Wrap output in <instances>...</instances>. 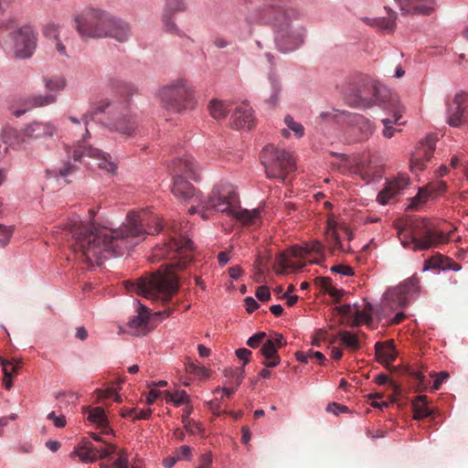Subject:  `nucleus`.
Instances as JSON below:
<instances>
[{
	"label": "nucleus",
	"mask_w": 468,
	"mask_h": 468,
	"mask_svg": "<svg viewBox=\"0 0 468 468\" xmlns=\"http://www.w3.org/2000/svg\"><path fill=\"white\" fill-rule=\"evenodd\" d=\"M144 221L140 214L129 212L126 221L119 228L95 227L75 216L62 223L58 232L65 236L74 251L82 254L88 264L101 266L108 259L122 256L145 235L157 234L163 229L160 218H154V225L147 229Z\"/></svg>",
	"instance_id": "nucleus-1"
},
{
	"label": "nucleus",
	"mask_w": 468,
	"mask_h": 468,
	"mask_svg": "<svg viewBox=\"0 0 468 468\" xmlns=\"http://www.w3.org/2000/svg\"><path fill=\"white\" fill-rule=\"evenodd\" d=\"M298 16L299 13L293 8L269 5L253 8L245 15V28L240 37H250L255 26L271 25L275 29L274 40L278 49L283 53L293 51L303 44L304 37L303 27L292 25V20Z\"/></svg>",
	"instance_id": "nucleus-2"
},
{
	"label": "nucleus",
	"mask_w": 468,
	"mask_h": 468,
	"mask_svg": "<svg viewBox=\"0 0 468 468\" xmlns=\"http://www.w3.org/2000/svg\"><path fill=\"white\" fill-rule=\"evenodd\" d=\"M73 22L81 39L110 37L125 42L131 36L126 22L102 9L86 8L73 17Z\"/></svg>",
	"instance_id": "nucleus-3"
},
{
	"label": "nucleus",
	"mask_w": 468,
	"mask_h": 468,
	"mask_svg": "<svg viewBox=\"0 0 468 468\" xmlns=\"http://www.w3.org/2000/svg\"><path fill=\"white\" fill-rule=\"evenodd\" d=\"M169 168L171 173L175 175L172 186L173 195L185 202L192 198H197L200 194L183 176L185 175L194 181L200 179V169L193 156L184 154L181 157H176L172 161Z\"/></svg>",
	"instance_id": "nucleus-4"
},
{
	"label": "nucleus",
	"mask_w": 468,
	"mask_h": 468,
	"mask_svg": "<svg viewBox=\"0 0 468 468\" xmlns=\"http://www.w3.org/2000/svg\"><path fill=\"white\" fill-rule=\"evenodd\" d=\"M157 96L168 111L180 113L197 105L195 89L185 78H177L159 89Z\"/></svg>",
	"instance_id": "nucleus-5"
},
{
	"label": "nucleus",
	"mask_w": 468,
	"mask_h": 468,
	"mask_svg": "<svg viewBox=\"0 0 468 468\" xmlns=\"http://www.w3.org/2000/svg\"><path fill=\"white\" fill-rule=\"evenodd\" d=\"M261 162L264 166L267 177L277 179L280 182H284L287 176L296 170V162L292 155L273 144L263 147Z\"/></svg>",
	"instance_id": "nucleus-6"
},
{
	"label": "nucleus",
	"mask_w": 468,
	"mask_h": 468,
	"mask_svg": "<svg viewBox=\"0 0 468 468\" xmlns=\"http://www.w3.org/2000/svg\"><path fill=\"white\" fill-rule=\"evenodd\" d=\"M177 279L174 275H153L148 280L141 279L136 284L138 294L153 302H168L177 292Z\"/></svg>",
	"instance_id": "nucleus-7"
},
{
	"label": "nucleus",
	"mask_w": 468,
	"mask_h": 468,
	"mask_svg": "<svg viewBox=\"0 0 468 468\" xmlns=\"http://www.w3.org/2000/svg\"><path fill=\"white\" fill-rule=\"evenodd\" d=\"M238 203L239 196L236 187L231 183L221 180L212 188L211 193L206 198V204L201 205V218H207L210 210L229 215Z\"/></svg>",
	"instance_id": "nucleus-8"
},
{
	"label": "nucleus",
	"mask_w": 468,
	"mask_h": 468,
	"mask_svg": "<svg viewBox=\"0 0 468 468\" xmlns=\"http://www.w3.org/2000/svg\"><path fill=\"white\" fill-rule=\"evenodd\" d=\"M379 93L380 90L376 82L363 80L351 83L345 91V97L348 105L353 108L369 109L384 102Z\"/></svg>",
	"instance_id": "nucleus-9"
},
{
	"label": "nucleus",
	"mask_w": 468,
	"mask_h": 468,
	"mask_svg": "<svg viewBox=\"0 0 468 468\" xmlns=\"http://www.w3.org/2000/svg\"><path fill=\"white\" fill-rule=\"evenodd\" d=\"M420 292V279L417 274L406 279L398 286L388 289L383 294V303L395 309L406 307L411 299Z\"/></svg>",
	"instance_id": "nucleus-10"
},
{
	"label": "nucleus",
	"mask_w": 468,
	"mask_h": 468,
	"mask_svg": "<svg viewBox=\"0 0 468 468\" xmlns=\"http://www.w3.org/2000/svg\"><path fill=\"white\" fill-rule=\"evenodd\" d=\"M14 42L15 57L20 59L31 58L37 48V32L31 26H23L9 34Z\"/></svg>",
	"instance_id": "nucleus-11"
},
{
	"label": "nucleus",
	"mask_w": 468,
	"mask_h": 468,
	"mask_svg": "<svg viewBox=\"0 0 468 468\" xmlns=\"http://www.w3.org/2000/svg\"><path fill=\"white\" fill-rule=\"evenodd\" d=\"M424 230L419 233L420 237L410 234L409 237L401 239V245L406 249H411L413 251L427 250L445 239L442 232H436L428 228V221L423 220Z\"/></svg>",
	"instance_id": "nucleus-12"
},
{
	"label": "nucleus",
	"mask_w": 468,
	"mask_h": 468,
	"mask_svg": "<svg viewBox=\"0 0 468 468\" xmlns=\"http://www.w3.org/2000/svg\"><path fill=\"white\" fill-rule=\"evenodd\" d=\"M446 122L452 127H460L468 122V93L457 92L452 104L447 105Z\"/></svg>",
	"instance_id": "nucleus-13"
},
{
	"label": "nucleus",
	"mask_w": 468,
	"mask_h": 468,
	"mask_svg": "<svg viewBox=\"0 0 468 468\" xmlns=\"http://www.w3.org/2000/svg\"><path fill=\"white\" fill-rule=\"evenodd\" d=\"M85 156L97 160L100 168L112 175L116 173L117 165L111 160V156L108 153L91 146H80L72 152V157L75 161H81Z\"/></svg>",
	"instance_id": "nucleus-14"
},
{
	"label": "nucleus",
	"mask_w": 468,
	"mask_h": 468,
	"mask_svg": "<svg viewBox=\"0 0 468 468\" xmlns=\"http://www.w3.org/2000/svg\"><path fill=\"white\" fill-rule=\"evenodd\" d=\"M435 147L436 142L431 136L426 137L420 143L410 158V170L412 173H418L425 169L426 163L432 156Z\"/></svg>",
	"instance_id": "nucleus-15"
},
{
	"label": "nucleus",
	"mask_w": 468,
	"mask_h": 468,
	"mask_svg": "<svg viewBox=\"0 0 468 468\" xmlns=\"http://www.w3.org/2000/svg\"><path fill=\"white\" fill-rule=\"evenodd\" d=\"M410 184V177L407 175H399L393 180L388 181L386 186L378 193L377 200L380 205H388L392 198L401 193Z\"/></svg>",
	"instance_id": "nucleus-16"
},
{
	"label": "nucleus",
	"mask_w": 468,
	"mask_h": 468,
	"mask_svg": "<svg viewBox=\"0 0 468 468\" xmlns=\"http://www.w3.org/2000/svg\"><path fill=\"white\" fill-rule=\"evenodd\" d=\"M57 95L54 93L46 94H30L21 100V104L25 106L24 109L16 110L13 114L16 117H20L27 111L35 108L46 107L57 101Z\"/></svg>",
	"instance_id": "nucleus-17"
},
{
	"label": "nucleus",
	"mask_w": 468,
	"mask_h": 468,
	"mask_svg": "<svg viewBox=\"0 0 468 468\" xmlns=\"http://www.w3.org/2000/svg\"><path fill=\"white\" fill-rule=\"evenodd\" d=\"M403 14L430 16L436 7V0H396Z\"/></svg>",
	"instance_id": "nucleus-18"
},
{
	"label": "nucleus",
	"mask_w": 468,
	"mask_h": 468,
	"mask_svg": "<svg viewBox=\"0 0 468 468\" xmlns=\"http://www.w3.org/2000/svg\"><path fill=\"white\" fill-rule=\"evenodd\" d=\"M431 270L459 271L462 270V265L454 262L449 257L437 253L424 261L422 271L425 272Z\"/></svg>",
	"instance_id": "nucleus-19"
},
{
	"label": "nucleus",
	"mask_w": 468,
	"mask_h": 468,
	"mask_svg": "<svg viewBox=\"0 0 468 468\" xmlns=\"http://www.w3.org/2000/svg\"><path fill=\"white\" fill-rule=\"evenodd\" d=\"M254 122V115L252 108L247 104L242 103L236 107L231 115V126L236 129H251Z\"/></svg>",
	"instance_id": "nucleus-20"
},
{
	"label": "nucleus",
	"mask_w": 468,
	"mask_h": 468,
	"mask_svg": "<svg viewBox=\"0 0 468 468\" xmlns=\"http://www.w3.org/2000/svg\"><path fill=\"white\" fill-rule=\"evenodd\" d=\"M137 125L138 122L136 116L132 114H123L106 124L110 131L116 132L126 136L133 135L137 129Z\"/></svg>",
	"instance_id": "nucleus-21"
},
{
	"label": "nucleus",
	"mask_w": 468,
	"mask_h": 468,
	"mask_svg": "<svg viewBox=\"0 0 468 468\" xmlns=\"http://www.w3.org/2000/svg\"><path fill=\"white\" fill-rule=\"evenodd\" d=\"M346 119L349 124L356 127L362 140H367L375 132L376 126L373 122L359 113L346 112Z\"/></svg>",
	"instance_id": "nucleus-22"
},
{
	"label": "nucleus",
	"mask_w": 468,
	"mask_h": 468,
	"mask_svg": "<svg viewBox=\"0 0 468 468\" xmlns=\"http://www.w3.org/2000/svg\"><path fill=\"white\" fill-rule=\"evenodd\" d=\"M56 132V127L49 122H33L25 130V135L32 138L51 137Z\"/></svg>",
	"instance_id": "nucleus-23"
},
{
	"label": "nucleus",
	"mask_w": 468,
	"mask_h": 468,
	"mask_svg": "<svg viewBox=\"0 0 468 468\" xmlns=\"http://www.w3.org/2000/svg\"><path fill=\"white\" fill-rule=\"evenodd\" d=\"M137 305V314L133 315L128 322L127 325L133 331L134 334L144 330L149 321L150 313L148 308L140 303L139 300H134Z\"/></svg>",
	"instance_id": "nucleus-24"
},
{
	"label": "nucleus",
	"mask_w": 468,
	"mask_h": 468,
	"mask_svg": "<svg viewBox=\"0 0 468 468\" xmlns=\"http://www.w3.org/2000/svg\"><path fill=\"white\" fill-rule=\"evenodd\" d=\"M375 352L378 360L386 365L392 363L397 356L393 341H388L386 343L377 342L375 344Z\"/></svg>",
	"instance_id": "nucleus-25"
},
{
	"label": "nucleus",
	"mask_w": 468,
	"mask_h": 468,
	"mask_svg": "<svg viewBox=\"0 0 468 468\" xmlns=\"http://www.w3.org/2000/svg\"><path fill=\"white\" fill-rule=\"evenodd\" d=\"M111 106H112V103L109 101H107V100L101 101L99 103V105L92 107L82 116L81 121L84 122V124L86 126V133L83 137L84 139L90 137V132L88 130V125H89L90 122L94 121L98 114L105 112L106 110L108 108H110Z\"/></svg>",
	"instance_id": "nucleus-26"
},
{
	"label": "nucleus",
	"mask_w": 468,
	"mask_h": 468,
	"mask_svg": "<svg viewBox=\"0 0 468 468\" xmlns=\"http://www.w3.org/2000/svg\"><path fill=\"white\" fill-rule=\"evenodd\" d=\"M230 107V102L219 100H212L208 104L209 113L215 120L224 119L229 112Z\"/></svg>",
	"instance_id": "nucleus-27"
},
{
	"label": "nucleus",
	"mask_w": 468,
	"mask_h": 468,
	"mask_svg": "<svg viewBox=\"0 0 468 468\" xmlns=\"http://www.w3.org/2000/svg\"><path fill=\"white\" fill-rule=\"evenodd\" d=\"M387 16L377 17L376 28L383 33H390L396 27L397 14L391 9L386 7Z\"/></svg>",
	"instance_id": "nucleus-28"
},
{
	"label": "nucleus",
	"mask_w": 468,
	"mask_h": 468,
	"mask_svg": "<svg viewBox=\"0 0 468 468\" xmlns=\"http://www.w3.org/2000/svg\"><path fill=\"white\" fill-rule=\"evenodd\" d=\"M260 215V209L254 208L251 210L249 209H241L237 207V205L233 207V209L229 212V216H231L245 224H249L252 222L255 218H257Z\"/></svg>",
	"instance_id": "nucleus-29"
},
{
	"label": "nucleus",
	"mask_w": 468,
	"mask_h": 468,
	"mask_svg": "<svg viewBox=\"0 0 468 468\" xmlns=\"http://www.w3.org/2000/svg\"><path fill=\"white\" fill-rule=\"evenodd\" d=\"M269 81L271 84V95L266 102L270 107H275L280 101L282 86L279 79L273 73L270 74Z\"/></svg>",
	"instance_id": "nucleus-30"
},
{
	"label": "nucleus",
	"mask_w": 468,
	"mask_h": 468,
	"mask_svg": "<svg viewBox=\"0 0 468 468\" xmlns=\"http://www.w3.org/2000/svg\"><path fill=\"white\" fill-rule=\"evenodd\" d=\"M87 420L100 428H105L108 425L105 411L101 407L89 408Z\"/></svg>",
	"instance_id": "nucleus-31"
},
{
	"label": "nucleus",
	"mask_w": 468,
	"mask_h": 468,
	"mask_svg": "<svg viewBox=\"0 0 468 468\" xmlns=\"http://www.w3.org/2000/svg\"><path fill=\"white\" fill-rule=\"evenodd\" d=\"M1 136L3 142L10 146L19 144L22 142L19 132L8 125L3 128Z\"/></svg>",
	"instance_id": "nucleus-32"
},
{
	"label": "nucleus",
	"mask_w": 468,
	"mask_h": 468,
	"mask_svg": "<svg viewBox=\"0 0 468 468\" xmlns=\"http://www.w3.org/2000/svg\"><path fill=\"white\" fill-rule=\"evenodd\" d=\"M427 398L424 395L416 397L413 401L415 419H421L431 414V410L427 407Z\"/></svg>",
	"instance_id": "nucleus-33"
},
{
	"label": "nucleus",
	"mask_w": 468,
	"mask_h": 468,
	"mask_svg": "<svg viewBox=\"0 0 468 468\" xmlns=\"http://www.w3.org/2000/svg\"><path fill=\"white\" fill-rule=\"evenodd\" d=\"M165 399L167 402H173L176 407H179L182 404H187L189 402L188 395L186 390H176V391H164Z\"/></svg>",
	"instance_id": "nucleus-34"
},
{
	"label": "nucleus",
	"mask_w": 468,
	"mask_h": 468,
	"mask_svg": "<svg viewBox=\"0 0 468 468\" xmlns=\"http://www.w3.org/2000/svg\"><path fill=\"white\" fill-rule=\"evenodd\" d=\"M85 449H88L91 453L92 457H94V462L98 459H103L111 455L115 451V447L112 444H109L107 447H96L91 443H87L84 446Z\"/></svg>",
	"instance_id": "nucleus-35"
},
{
	"label": "nucleus",
	"mask_w": 468,
	"mask_h": 468,
	"mask_svg": "<svg viewBox=\"0 0 468 468\" xmlns=\"http://www.w3.org/2000/svg\"><path fill=\"white\" fill-rule=\"evenodd\" d=\"M339 339L342 345L351 350H356L359 348V340L357 335L349 331H343L339 333Z\"/></svg>",
	"instance_id": "nucleus-36"
},
{
	"label": "nucleus",
	"mask_w": 468,
	"mask_h": 468,
	"mask_svg": "<svg viewBox=\"0 0 468 468\" xmlns=\"http://www.w3.org/2000/svg\"><path fill=\"white\" fill-rule=\"evenodd\" d=\"M45 88L50 91H60L66 87V80L61 76L44 79Z\"/></svg>",
	"instance_id": "nucleus-37"
},
{
	"label": "nucleus",
	"mask_w": 468,
	"mask_h": 468,
	"mask_svg": "<svg viewBox=\"0 0 468 468\" xmlns=\"http://www.w3.org/2000/svg\"><path fill=\"white\" fill-rule=\"evenodd\" d=\"M295 357L298 361L302 363H307L308 360L313 357H315L320 364H324V362L325 361V356L322 352L314 351L311 349L307 352L297 351L295 353Z\"/></svg>",
	"instance_id": "nucleus-38"
},
{
	"label": "nucleus",
	"mask_w": 468,
	"mask_h": 468,
	"mask_svg": "<svg viewBox=\"0 0 468 468\" xmlns=\"http://www.w3.org/2000/svg\"><path fill=\"white\" fill-rule=\"evenodd\" d=\"M372 304L367 303L363 310H358L355 314V324L359 325L362 323L367 324L372 322Z\"/></svg>",
	"instance_id": "nucleus-39"
},
{
	"label": "nucleus",
	"mask_w": 468,
	"mask_h": 468,
	"mask_svg": "<svg viewBox=\"0 0 468 468\" xmlns=\"http://www.w3.org/2000/svg\"><path fill=\"white\" fill-rule=\"evenodd\" d=\"M56 399L58 400L60 407H68L75 404L79 399L78 394L72 391H60L57 393Z\"/></svg>",
	"instance_id": "nucleus-40"
},
{
	"label": "nucleus",
	"mask_w": 468,
	"mask_h": 468,
	"mask_svg": "<svg viewBox=\"0 0 468 468\" xmlns=\"http://www.w3.org/2000/svg\"><path fill=\"white\" fill-rule=\"evenodd\" d=\"M245 370L244 367L229 369L226 371V377L229 378V383L233 384V387L238 389V388L242 383L244 378Z\"/></svg>",
	"instance_id": "nucleus-41"
},
{
	"label": "nucleus",
	"mask_w": 468,
	"mask_h": 468,
	"mask_svg": "<svg viewBox=\"0 0 468 468\" xmlns=\"http://www.w3.org/2000/svg\"><path fill=\"white\" fill-rule=\"evenodd\" d=\"M162 21L165 27V30L168 33L175 34L177 37H184L185 33L176 26L173 21L171 15L164 14Z\"/></svg>",
	"instance_id": "nucleus-42"
},
{
	"label": "nucleus",
	"mask_w": 468,
	"mask_h": 468,
	"mask_svg": "<svg viewBox=\"0 0 468 468\" xmlns=\"http://www.w3.org/2000/svg\"><path fill=\"white\" fill-rule=\"evenodd\" d=\"M381 122L384 125L382 134L385 138L390 139L396 134V133L401 131L400 129H397L394 127V125L398 123V119L385 118L381 120Z\"/></svg>",
	"instance_id": "nucleus-43"
},
{
	"label": "nucleus",
	"mask_w": 468,
	"mask_h": 468,
	"mask_svg": "<svg viewBox=\"0 0 468 468\" xmlns=\"http://www.w3.org/2000/svg\"><path fill=\"white\" fill-rule=\"evenodd\" d=\"M284 123L286 124L288 129H290L291 131H292L294 133V135L297 138H302L304 135V128H303V124L295 122L294 119L292 118V116H291L289 114L286 115L284 117Z\"/></svg>",
	"instance_id": "nucleus-44"
},
{
	"label": "nucleus",
	"mask_w": 468,
	"mask_h": 468,
	"mask_svg": "<svg viewBox=\"0 0 468 468\" xmlns=\"http://www.w3.org/2000/svg\"><path fill=\"white\" fill-rule=\"evenodd\" d=\"M186 9L183 0H166L165 9L164 14H174L182 12Z\"/></svg>",
	"instance_id": "nucleus-45"
},
{
	"label": "nucleus",
	"mask_w": 468,
	"mask_h": 468,
	"mask_svg": "<svg viewBox=\"0 0 468 468\" xmlns=\"http://www.w3.org/2000/svg\"><path fill=\"white\" fill-rule=\"evenodd\" d=\"M14 229L12 226L0 224V249L5 248L10 241Z\"/></svg>",
	"instance_id": "nucleus-46"
},
{
	"label": "nucleus",
	"mask_w": 468,
	"mask_h": 468,
	"mask_svg": "<svg viewBox=\"0 0 468 468\" xmlns=\"http://www.w3.org/2000/svg\"><path fill=\"white\" fill-rule=\"evenodd\" d=\"M173 248H175L177 250H193L194 243L193 241L184 236H181L179 239H173Z\"/></svg>",
	"instance_id": "nucleus-47"
},
{
	"label": "nucleus",
	"mask_w": 468,
	"mask_h": 468,
	"mask_svg": "<svg viewBox=\"0 0 468 468\" xmlns=\"http://www.w3.org/2000/svg\"><path fill=\"white\" fill-rule=\"evenodd\" d=\"M0 361L3 366L4 379L3 384L5 388L9 390L13 387L12 373L7 369V366L11 365L8 360L4 359L0 356Z\"/></svg>",
	"instance_id": "nucleus-48"
},
{
	"label": "nucleus",
	"mask_w": 468,
	"mask_h": 468,
	"mask_svg": "<svg viewBox=\"0 0 468 468\" xmlns=\"http://www.w3.org/2000/svg\"><path fill=\"white\" fill-rule=\"evenodd\" d=\"M322 244L319 241H314L310 247L303 249V248H295L293 254L296 257H302L303 254L308 252H320L322 250Z\"/></svg>",
	"instance_id": "nucleus-49"
},
{
	"label": "nucleus",
	"mask_w": 468,
	"mask_h": 468,
	"mask_svg": "<svg viewBox=\"0 0 468 468\" xmlns=\"http://www.w3.org/2000/svg\"><path fill=\"white\" fill-rule=\"evenodd\" d=\"M261 354L266 359H271V357L278 356V349L273 346L272 342L267 340L263 343L261 348Z\"/></svg>",
	"instance_id": "nucleus-50"
},
{
	"label": "nucleus",
	"mask_w": 468,
	"mask_h": 468,
	"mask_svg": "<svg viewBox=\"0 0 468 468\" xmlns=\"http://www.w3.org/2000/svg\"><path fill=\"white\" fill-rule=\"evenodd\" d=\"M101 468H110L109 464L101 463ZM112 468H129L128 457L123 453L120 452L118 458L112 464Z\"/></svg>",
	"instance_id": "nucleus-51"
},
{
	"label": "nucleus",
	"mask_w": 468,
	"mask_h": 468,
	"mask_svg": "<svg viewBox=\"0 0 468 468\" xmlns=\"http://www.w3.org/2000/svg\"><path fill=\"white\" fill-rule=\"evenodd\" d=\"M186 371L190 374H194L198 377H207L208 370L194 362H188L186 364Z\"/></svg>",
	"instance_id": "nucleus-52"
},
{
	"label": "nucleus",
	"mask_w": 468,
	"mask_h": 468,
	"mask_svg": "<svg viewBox=\"0 0 468 468\" xmlns=\"http://www.w3.org/2000/svg\"><path fill=\"white\" fill-rule=\"evenodd\" d=\"M265 337H266L265 332H258V333L254 334L253 335H251L247 340L246 344H247V346H249L251 348H257L263 342Z\"/></svg>",
	"instance_id": "nucleus-53"
},
{
	"label": "nucleus",
	"mask_w": 468,
	"mask_h": 468,
	"mask_svg": "<svg viewBox=\"0 0 468 468\" xmlns=\"http://www.w3.org/2000/svg\"><path fill=\"white\" fill-rule=\"evenodd\" d=\"M58 33H59V27H58V25H57L55 23L48 24L43 29V34L45 37H49V38H54L56 40L58 37Z\"/></svg>",
	"instance_id": "nucleus-54"
},
{
	"label": "nucleus",
	"mask_w": 468,
	"mask_h": 468,
	"mask_svg": "<svg viewBox=\"0 0 468 468\" xmlns=\"http://www.w3.org/2000/svg\"><path fill=\"white\" fill-rule=\"evenodd\" d=\"M328 239L334 250H344L339 234L335 229L328 231Z\"/></svg>",
	"instance_id": "nucleus-55"
},
{
	"label": "nucleus",
	"mask_w": 468,
	"mask_h": 468,
	"mask_svg": "<svg viewBox=\"0 0 468 468\" xmlns=\"http://www.w3.org/2000/svg\"><path fill=\"white\" fill-rule=\"evenodd\" d=\"M71 454L78 456L80 458V460L82 463H90L94 462V457H92V455L90 452V451L88 449H85V448H84V451H79V450L75 449L71 452Z\"/></svg>",
	"instance_id": "nucleus-56"
},
{
	"label": "nucleus",
	"mask_w": 468,
	"mask_h": 468,
	"mask_svg": "<svg viewBox=\"0 0 468 468\" xmlns=\"http://www.w3.org/2000/svg\"><path fill=\"white\" fill-rule=\"evenodd\" d=\"M331 271L341 274L343 276H353L354 275L353 269L350 266L345 265V264L334 265L331 268Z\"/></svg>",
	"instance_id": "nucleus-57"
},
{
	"label": "nucleus",
	"mask_w": 468,
	"mask_h": 468,
	"mask_svg": "<svg viewBox=\"0 0 468 468\" xmlns=\"http://www.w3.org/2000/svg\"><path fill=\"white\" fill-rule=\"evenodd\" d=\"M48 420H52L53 424L57 428H63L66 426V419L64 415L57 416L55 411H51L48 414Z\"/></svg>",
	"instance_id": "nucleus-58"
},
{
	"label": "nucleus",
	"mask_w": 468,
	"mask_h": 468,
	"mask_svg": "<svg viewBox=\"0 0 468 468\" xmlns=\"http://www.w3.org/2000/svg\"><path fill=\"white\" fill-rule=\"evenodd\" d=\"M255 296L261 302H267L271 299V292L266 285L258 287Z\"/></svg>",
	"instance_id": "nucleus-59"
},
{
	"label": "nucleus",
	"mask_w": 468,
	"mask_h": 468,
	"mask_svg": "<svg viewBox=\"0 0 468 468\" xmlns=\"http://www.w3.org/2000/svg\"><path fill=\"white\" fill-rule=\"evenodd\" d=\"M325 410H326L327 412H332L335 415H339L340 413L347 412L348 411V408L346 406L340 405V404H338L336 402L329 403L326 406Z\"/></svg>",
	"instance_id": "nucleus-60"
},
{
	"label": "nucleus",
	"mask_w": 468,
	"mask_h": 468,
	"mask_svg": "<svg viewBox=\"0 0 468 468\" xmlns=\"http://www.w3.org/2000/svg\"><path fill=\"white\" fill-rule=\"evenodd\" d=\"M235 354L239 359L243 361V366H245L246 364L249 363L250 356L252 354V352L245 347H240L235 351Z\"/></svg>",
	"instance_id": "nucleus-61"
},
{
	"label": "nucleus",
	"mask_w": 468,
	"mask_h": 468,
	"mask_svg": "<svg viewBox=\"0 0 468 468\" xmlns=\"http://www.w3.org/2000/svg\"><path fill=\"white\" fill-rule=\"evenodd\" d=\"M450 377L449 373L447 371H441L440 373L436 374L435 379L433 381L432 388L435 390H438L441 384Z\"/></svg>",
	"instance_id": "nucleus-62"
},
{
	"label": "nucleus",
	"mask_w": 468,
	"mask_h": 468,
	"mask_svg": "<svg viewBox=\"0 0 468 468\" xmlns=\"http://www.w3.org/2000/svg\"><path fill=\"white\" fill-rule=\"evenodd\" d=\"M197 468H212L211 452H206L200 456L199 463Z\"/></svg>",
	"instance_id": "nucleus-63"
},
{
	"label": "nucleus",
	"mask_w": 468,
	"mask_h": 468,
	"mask_svg": "<svg viewBox=\"0 0 468 468\" xmlns=\"http://www.w3.org/2000/svg\"><path fill=\"white\" fill-rule=\"evenodd\" d=\"M76 167L70 162H66L62 167L58 171V176L60 177H67L69 175L75 171Z\"/></svg>",
	"instance_id": "nucleus-64"
}]
</instances>
